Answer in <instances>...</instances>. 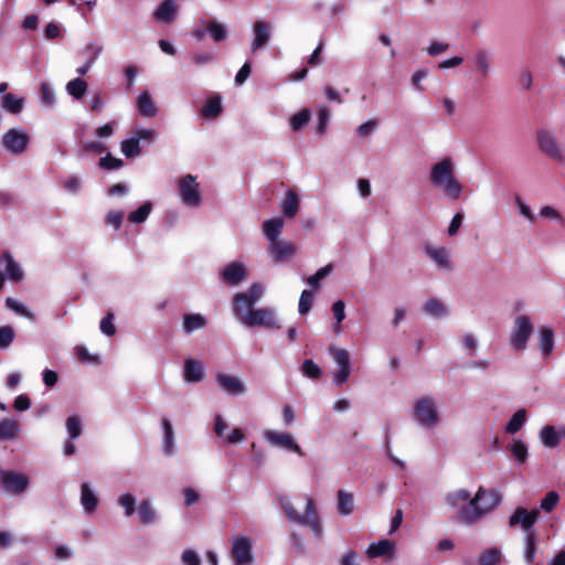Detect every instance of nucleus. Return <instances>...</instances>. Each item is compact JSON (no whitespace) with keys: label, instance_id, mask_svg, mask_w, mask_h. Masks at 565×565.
Wrapping results in <instances>:
<instances>
[{"label":"nucleus","instance_id":"obj_1","mask_svg":"<svg viewBox=\"0 0 565 565\" xmlns=\"http://www.w3.org/2000/svg\"><path fill=\"white\" fill-rule=\"evenodd\" d=\"M456 161L447 156L430 167L429 183L439 190L445 198L456 201L462 192L463 185L456 177Z\"/></svg>","mask_w":565,"mask_h":565},{"label":"nucleus","instance_id":"obj_2","mask_svg":"<svg viewBox=\"0 0 565 565\" xmlns=\"http://www.w3.org/2000/svg\"><path fill=\"white\" fill-rule=\"evenodd\" d=\"M501 502L502 495L498 490L479 487L470 503L460 509L458 518L462 523L471 525L493 512Z\"/></svg>","mask_w":565,"mask_h":565},{"label":"nucleus","instance_id":"obj_3","mask_svg":"<svg viewBox=\"0 0 565 565\" xmlns=\"http://www.w3.org/2000/svg\"><path fill=\"white\" fill-rule=\"evenodd\" d=\"M280 505L285 511L288 521L297 523L310 529L316 539H321L323 535V526L320 522L318 512L315 508V501L311 497H306L305 513L297 512L291 500L288 497L280 498Z\"/></svg>","mask_w":565,"mask_h":565},{"label":"nucleus","instance_id":"obj_4","mask_svg":"<svg viewBox=\"0 0 565 565\" xmlns=\"http://www.w3.org/2000/svg\"><path fill=\"white\" fill-rule=\"evenodd\" d=\"M234 317L241 324L250 329L279 330L282 327L277 310L273 307L253 308Z\"/></svg>","mask_w":565,"mask_h":565},{"label":"nucleus","instance_id":"obj_5","mask_svg":"<svg viewBox=\"0 0 565 565\" xmlns=\"http://www.w3.org/2000/svg\"><path fill=\"white\" fill-rule=\"evenodd\" d=\"M534 326L531 317L526 315L518 316L511 329L509 342L514 351L522 352L526 349L527 342L532 337Z\"/></svg>","mask_w":565,"mask_h":565},{"label":"nucleus","instance_id":"obj_6","mask_svg":"<svg viewBox=\"0 0 565 565\" xmlns=\"http://www.w3.org/2000/svg\"><path fill=\"white\" fill-rule=\"evenodd\" d=\"M414 419L422 427H435L439 420V413L431 396H423L414 403Z\"/></svg>","mask_w":565,"mask_h":565},{"label":"nucleus","instance_id":"obj_7","mask_svg":"<svg viewBox=\"0 0 565 565\" xmlns=\"http://www.w3.org/2000/svg\"><path fill=\"white\" fill-rule=\"evenodd\" d=\"M265 288L262 284L254 282L246 291L236 292L233 296V315H242L247 310L255 308V305L263 298Z\"/></svg>","mask_w":565,"mask_h":565},{"label":"nucleus","instance_id":"obj_8","mask_svg":"<svg viewBox=\"0 0 565 565\" xmlns=\"http://www.w3.org/2000/svg\"><path fill=\"white\" fill-rule=\"evenodd\" d=\"M1 141L7 152L13 156H19L28 149L30 136L24 128L14 127L4 132Z\"/></svg>","mask_w":565,"mask_h":565},{"label":"nucleus","instance_id":"obj_9","mask_svg":"<svg viewBox=\"0 0 565 565\" xmlns=\"http://www.w3.org/2000/svg\"><path fill=\"white\" fill-rule=\"evenodd\" d=\"M180 198L183 204L188 206H199L202 202V194L200 184L196 182V178L192 174L182 177L179 182Z\"/></svg>","mask_w":565,"mask_h":565},{"label":"nucleus","instance_id":"obj_10","mask_svg":"<svg viewBox=\"0 0 565 565\" xmlns=\"http://www.w3.org/2000/svg\"><path fill=\"white\" fill-rule=\"evenodd\" d=\"M536 140L539 149L550 157L553 160L556 161H564L565 157L563 153V150L557 142V139L553 131L547 130L545 128H541L536 130Z\"/></svg>","mask_w":565,"mask_h":565},{"label":"nucleus","instance_id":"obj_11","mask_svg":"<svg viewBox=\"0 0 565 565\" xmlns=\"http://www.w3.org/2000/svg\"><path fill=\"white\" fill-rule=\"evenodd\" d=\"M329 353L338 365V372L334 374L333 382L337 386H341L349 380L351 374L350 353L348 350L337 347H330Z\"/></svg>","mask_w":565,"mask_h":565},{"label":"nucleus","instance_id":"obj_12","mask_svg":"<svg viewBox=\"0 0 565 565\" xmlns=\"http://www.w3.org/2000/svg\"><path fill=\"white\" fill-rule=\"evenodd\" d=\"M540 516V511L527 510L523 507H519L514 510V512L509 518V526L510 527H520L525 532V535L529 533H534L532 531L534 524L537 522Z\"/></svg>","mask_w":565,"mask_h":565},{"label":"nucleus","instance_id":"obj_13","mask_svg":"<svg viewBox=\"0 0 565 565\" xmlns=\"http://www.w3.org/2000/svg\"><path fill=\"white\" fill-rule=\"evenodd\" d=\"M231 556L235 565H253V546L249 537L241 535L233 540Z\"/></svg>","mask_w":565,"mask_h":565},{"label":"nucleus","instance_id":"obj_14","mask_svg":"<svg viewBox=\"0 0 565 565\" xmlns=\"http://www.w3.org/2000/svg\"><path fill=\"white\" fill-rule=\"evenodd\" d=\"M220 278L231 287H237L248 278V270L242 262H231L220 270Z\"/></svg>","mask_w":565,"mask_h":565},{"label":"nucleus","instance_id":"obj_15","mask_svg":"<svg viewBox=\"0 0 565 565\" xmlns=\"http://www.w3.org/2000/svg\"><path fill=\"white\" fill-rule=\"evenodd\" d=\"M1 484L3 489L14 495L23 493L29 487V477L17 471L1 472Z\"/></svg>","mask_w":565,"mask_h":565},{"label":"nucleus","instance_id":"obj_16","mask_svg":"<svg viewBox=\"0 0 565 565\" xmlns=\"http://www.w3.org/2000/svg\"><path fill=\"white\" fill-rule=\"evenodd\" d=\"M271 30L273 25L268 21L259 20L253 24L254 39L250 43V51L253 53L266 46L271 38Z\"/></svg>","mask_w":565,"mask_h":565},{"label":"nucleus","instance_id":"obj_17","mask_svg":"<svg viewBox=\"0 0 565 565\" xmlns=\"http://www.w3.org/2000/svg\"><path fill=\"white\" fill-rule=\"evenodd\" d=\"M265 439L273 446L280 447L294 451L300 456L303 455L300 446L296 443L294 437L288 433H278L268 430L265 433Z\"/></svg>","mask_w":565,"mask_h":565},{"label":"nucleus","instance_id":"obj_18","mask_svg":"<svg viewBox=\"0 0 565 565\" xmlns=\"http://www.w3.org/2000/svg\"><path fill=\"white\" fill-rule=\"evenodd\" d=\"M472 62L478 75L486 78L492 72L493 56L487 49H477L473 52Z\"/></svg>","mask_w":565,"mask_h":565},{"label":"nucleus","instance_id":"obj_19","mask_svg":"<svg viewBox=\"0 0 565 565\" xmlns=\"http://www.w3.org/2000/svg\"><path fill=\"white\" fill-rule=\"evenodd\" d=\"M539 438L545 447L555 448L565 438V426L556 428L552 425H546L540 430Z\"/></svg>","mask_w":565,"mask_h":565},{"label":"nucleus","instance_id":"obj_20","mask_svg":"<svg viewBox=\"0 0 565 565\" xmlns=\"http://www.w3.org/2000/svg\"><path fill=\"white\" fill-rule=\"evenodd\" d=\"M267 252L276 263H280L296 254V246L290 242L278 239L273 244H268Z\"/></svg>","mask_w":565,"mask_h":565},{"label":"nucleus","instance_id":"obj_21","mask_svg":"<svg viewBox=\"0 0 565 565\" xmlns=\"http://www.w3.org/2000/svg\"><path fill=\"white\" fill-rule=\"evenodd\" d=\"M216 382L224 392L232 395L238 396L244 394L246 391L245 384L241 381V379L234 375L218 373L216 375Z\"/></svg>","mask_w":565,"mask_h":565},{"label":"nucleus","instance_id":"obj_22","mask_svg":"<svg viewBox=\"0 0 565 565\" xmlns=\"http://www.w3.org/2000/svg\"><path fill=\"white\" fill-rule=\"evenodd\" d=\"M183 376L188 383H198L205 377V367L195 359H186L183 366Z\"/></svg>","mask_w":565,"mask_h":565},{"label":"nucleus","instance_id":"obj_23","mask_svg":"<svg viewBox=\"0 0 565 565\" xmlns=\"http://www.w3.org/2000/svg\"><path fill=\"white\" fill-rule=\"evenodd\" d=\"M395 551H396L395 543L387 539H383L376 543L370 544L366 550V555L370 558L384 557V556H388L392 558L395 554Z\"/></svg>","mask_w":565,"mask_h":565},{"label":"nucleus","instance_id":"obj_24","mask_svg":"<svg viewBox=\"0 0 565 565\" xmlns=\"http://www.w3.org/2000/svg\"><path fill=\"white\" fill-rule=\"evenodd\" d=\"M425 315L434 319H443L449 315L447 306L437 298H429L423 306Z\"/></svg>","mask_w":565,"mask_h":565},{"label":"nucleus","instance_id":"obj_25","mask_svg":"<svg viewBox=\"0 0 565 565\" xmlns=\"http://www.w3.org/2000/svg\"><path fill=\"white\" fill-rule=\"evenodd\" d=\"M425 252L439 268L450 269L451 263L449 260L448 250L445 247H434L430 245L425 246Z\"/></svg>","mask_w":565,"mask_h":565},{"label":"nucleus","instance_id":"obj_26","mask_svg":"<svg viewBox=\"0 0 565 565\" xmlns=\"http://www.w3.org/2000/svg\"><path fill=\"white\" fill-rule=\"evenodd\" d=\"M284 227L282 218L275 217L266 220L263 223V233L265 237L268 239L269 244H273L278 241V237Z\"/></svg>","mask_w":565,"mask_h":565},{"label":"nucleus","instance_id":"obj_27","mask_svg":"<svg viewBox=\"0 0 565 565\" xmlns=\"http://www.w3.org/2000/svg\"><path fill=\"white\" fill-rule=\"evenodd\" d=\"M81 503L86 513H92L98 505V499L89 483L83 482L81 486Z\"/></svg>","mask_w":565,"mask_h":565},{"label":"nucleus","instance_id":"obj_28","mask_svg":"<svg viewBox=\"0 0 565 565\" xmlns=\"http://www.w3.org/2000/svg\"><path fill=\"white\" fill-rule=\"evenodd\" d=\"M137 108L142 117H154L158 113L157 106L154 105L150 93L147 90L140 93L138 96Z\"/></svg>","mask_w":565,"mask_h":565},{"label":"nucleus","instance_id":"obj_29","mask_svg":"<svg viewBox=\"0 0 565 565\" xmlns=\"http://www.w3.org/2000/svg\"><path fill=\"white\" fill-rule=\"evenodd\" d=\"M337 508L339 514L348 516L354 511V497L353 493L340 489L337 493Z\"/></svg>","mask_w":565,"mask_h":565},{"label":"nucleus","instance_id":"obj_30","mask_svg":"<svg viewBox=\"0 0 565 565\" xmlns=\"http://www.w3.org/2000/svg\"><path fill=\"white\" fill-rule=\"evenodd\" d=\"M177 14V4L173 0H164L154 11L158 22H171Z\"/></svg>","mask_w":565,"mask_h":565},{"label":"nucleus","instance_id":"obj_31","mask_svg":"<svg viewBox=\"0 0 565 565\" xmlns=\"http://www.w3.org/2000/svg\"><path fill=\"white\" fill-rule=\"evenodd\" d=\"M138 519L142 524H153L158 519V513L150 500H142L138 508Z\"/></svg>","mask_w":565,"mask_h":565},{"label":"nucleus","instance_id":"obj_32","mask_svg":"<svg viewBox=\"0 0 565 565\" xmlns=\"http://www.w3.org/2000/svg\"><path fill=\"white\" fill-rule=\"evenodd\" d=\"M206 326V319L201 313H188L183 317V331L189 334Z\"/></svg>","mask_w":565,"mask_h":565},{"label":"nucleus","instance_id":"obj_33","mask_svg":"<svg viewBox=\"0 0 565 565\" xmlns=\"http://www.w3.org/2000/svg\"><path fill=\"white\" fill-rule=\"evenodd\" d=\"M1 260L6 264L7 274L11 280L20 281L23 279L24 273L21 266L13 259L9 252L2 254Z\"/></svg>","mask_w":565,"mask_h":565},{"label":"nucleus","instance_id":"obj_34","mask_svg":"<svg viewBox=\"0 0 565 565\" xmlns=\"http://www.w3.org/2000/svg\"><path fill=\"white\" fill-rule=\"evenodd\" d=\"M161 426L163 430V452L170 457L174 454L173 427L168 418H162Z\"/></svg>","mask_w":565,"mask_h":565},{"label":"nucleus","instance_id":"obj_35","mask_svg":"<svg viewBox=\"0 0 565 565\" xmlns=\"http://www.w3.org/2000/svg\"><path fill=\"white\" fill-rule=\"evenodd\" d=\"M471 499L472 498H471V493L469 490L458 489V490L448 492L445 495L444 501L448 507L456 509L465 502L470 503Z\"/></svg>","mask_w":565,"mask_h":565},{"label":"nucleus","instance_id":"obj_36","mask_svg":"<svg viewBox=\"0 0 565 565\" xmlns=\"http://www.w3.org/2000/svg\"><path fill=\"white\" fill-rule=\"evenodd\" d=\"M202 24L206 26L207 33L214 42H221L227 39L228 31L226 26L216 20H202Z\"/></svg>","mask_w":565,"mask_h":565},{"label":"nucleus","instance_id":"obj_37","mask_svg":"<svg viewBox=\"0 0 565 565\" xmlns=\"http://www.w3.org/2000/svg\"><path fill=\"white\" fill-rule=\"evenodd\" d=\"M512 457L518 465H523L529 457L527 445L521 439H513L508 446Z\"/></svg>","mask_w":565,"mask_h":565},{"label":"nucleus","instance_id":"obj_38","mask_svg":"<svg viewBox=\"0 0 565 565\" xmlns=\"http://www.w3.org/2000/svg\"><path fill=\"white\" fill-rule=\"evenodd\" d=\"M20 433L18 420L6 418L0 422V440H11Z\"/></svg>","mask_w":565,"mask_h":565},{"label":"nucleus","instance_id":"obj_39","mask_svg":"<svg viewBox=\"0 0 565 565\" xmlns=\"http://www.w3.org/2000/svg\"><path fill=\"white\" fill-rule=\"evenodd\" d=\"M299 210V199L295 191L289 190L281 204V211L287 217H294Z\"/></svg>","mask_w":565,"mask_h":565},{"label":"nucleus","instance_id":"obj_40","mask_svg":"<svg viewBox=\"0 0 565 565\" xmlns=\"http://www.w3.org/2000/svg\"><path fill=\"white\" fill-rule=\"evenodd\" d=\"M527 414L524 408L516 411L505 425V433L516 434L526 423Z\"/></svg>","mask_w":565,"mask_h":565},{"label":"nucleus","instance_id":"obj_41","mask_svg":"<svg viewBox=\"0 0 565 565\" xmlns=\"http://www.w3.org/2000/svg\"><path fill=\"white\" fill-rule=\"evenodd\" d=\"M120 150L126 158H136L141 153V147L138 138L134 136L121 141Z\"/></svg>","mask_w":565,"mask_h":565},{"label":"nucleus","instance_id":"obj_42","mask_svg":"<svg viewBox=\"0 0 565 565\" xmlns=\"http://www.w3.org/2000/svg\"><path fill=\"white\" fill-rule=\"evenodd\" d=\"M24 99L11 93L2 97V107L11 114H20L23 108Z\"/></svg>","mask_w":565,"mask_h":565},{"label":"nucleus","instance_id":"obj_43","mask_svg":"<svg viewBox=\"0 0 565 565\" xmlns=\"http://www.w3.org/2000/svg\"><path fill=\"white\" fill-rule=\"evenodd\" d=\"M554 349V332L550 328H542L540 331V350L548 355Z\"/></svg>","mask_w":565,"mask_h":565},{"label":"nucleus","instance_id":"obj_44","mask_svg":"<svg viewBox=\"0 0 565 565\" xmlns=\"http://www.w3.org/2000/svg\"><path fill=\"white\" fill-rule=\"evenodd\" d=\"M152 211V203L146 202L139 206L136 211L128 214V221L132 224L143 223Z\"/></svg>","mask_w":565,"mask_h":565},{"label":"nucleus","instance_id":"obj_45","mask_svg":"<svg viewBox=\"0 0 565 565\" xmlns=\"http://www.w3.org/2000/svg\"><path fill=\"white\" fill-rule=\"evenodd\" d=\"M87 83L82 78H75L66 84V92L76 99H82L87 90Z\"/></svg>","mask_w":565,"mask_h":565},{"label":"nucleus","instance_id":"obj_46","mask_svg":"<svg viewBox=\"0 0 565 565\" xmlns=\"http://www.w3.org/2000/svg\"><path fill=\"white\" fill-rule=\"evenodd\" d=\"M87 51H92V58H87L84 65L77 67L76 73L81 76L85 75L90 70L92 65L99 57L103 47L95 43H88Z\"/></svg>","mask_w":565,"mask_h":565},{"label":"nucleus","instance_id":"obj_47","mask_svg":"<svg viewBox=\"0 0 565 565\" xmlns=\"http://www.w3.org/2000/svg\"><path fill=\"white\" fill-rule=\"evenodd\" d=\"M222 113L220 97L210 98L202 107L201 114L205 118H215Z\"/></svg>","mask_w":565,"mask_h":565},{"label":"nucleus","instance_id":"obj_48","mask_svg":"<svg viewBox=\"0 0 565 565\" xmlns=\"http://www.w3.org/2000/svg\"><path fill=\"white\" fill-rule=\"evenodd\" d=\"M536 555V535L529 533L524 540V561L527 564H533Z\"/></svg>","mask_w":565,"mask_h":565},{"label":"nucleus","instance_id":"obj_49","mask_svg":"<svg viewBox=\"0 0 565 565\" xmlns=\"http://www.w3.org/2000/svg\"><path fill=\"white\" fill-rule=\"evenodd\" d=\"M117 503L124 510V514L127 518L136 512V498L131 493L120 494L117 499Z\"/></svg>","mask_w":565,"mask_h":565},{"label":"nucleus","instance_id":"obj_50","mask_svg":"<svg viewBox=\"0 0 565 565\" xmlns=\"http://www.w3.org/2000/svg\"><path fill=\"white\" fill-rule=\"evenodd\" d=\"M6 305L9 309H11L12 311H14L15 313H18L20 316L28 318L29 320L35 319V316L31 310H29L22 302L15 300L13 298H7Z\"/></svg>","mask_w":565,"mask_h":565},{"label":"nucleus","instance_id":"obj_51","mask_svg":"<svg viewBox=\"0 0 565 565\" xmlns=\"http://www.w3.org/2000/svg\"><path fill=\"white\" fill-rule=\"evenodd\" d=\"M311 114L309 109H302L301 111L295 114L290 118V126L292 130L298 131L303 128L310 120Z\"/></svg>","mask_w":565,"mask_h":565},{"label":"nucleus","instance_id":"obj_52","mask_svg":"<svg viewBox=\"0 0 565 565\" xmlns=\"http://www.w3.org/2000/svg\"><path fill=\"white\" fill-rule=\"evenodd\" d=\"M301 372L305 376L312 379V380H318L322 376V371L319 367V365L316 364L310 359L303 361V363L301 365Z\"/></svg>","mask_w":565,"mask_h":565},{"label":"nucleus","instance_id":"obj_53","mask_svg":"<svg viewBox=\"0 0 565 565\" xmlns=\"http://www.w3.org/2000/svg\"><path fill=\"white\" fill-rule=\"evenodd\" d=\"M40 97L42 104L49 107H53L55 105V93L53 87L46 83L43 82L40 86Z\"/></svg>","mask_w":565,"mask_h":565},{"label":"nucleus","instance_id":"obj_54","mask_svg":"<svg viewBox=\"0 0 565 565\" xmlns=\"http://www.w3.org/2000/svg\"><path fill=\"white\" fill-rule=\"evenodd\" d=\"M66 429L71 439H76L82 434V424L78 416H70L66 420Z\"/></svg>","mask_w":565,"mask_h":565},{"label":"nucleus","instance_id":"obj_55","mask_svg":"<svg viewBox=\"0 0 565 565\" xmlns=\"http://www.w3.org/2000/svg\"><path fill=\"white\" fill-rule=\"evenodd\" d=\"M540 216L551 220V221H555L559 225L565 224L564 216L555 207L550 206V205H545V206L541 207Z\"/></svg>","mask_w":565,"mask_h":565},{"label":"nucleus","instance_id":"obj_56","mask_svg":"<svg viewBox=\"0 0 565 565\" xmlns=\"http://www.w3.org/2000/svg\"><path fill=\"white\" fill-rule=\"evenodd\" d=\"M332 269H333V266H332L331 264H328L327 266H324V267H322V268L318 269V270L316 271V274H313V275L309 276V277H308V279H307V282H308L311 287H315V288L319 287L320 281H321L323 278H326L328 275H330V274H331V271H332Z\"/></svg>","mask_w":565,"mask_h":565},{"label":"nucleus","instance_id":"obj_57","mask_svg":"<svg viewBox=\"0 0 565 565\" xmlns=\"http://www.w3.org/2000/svg\"><path fill=\"white\" fill-rule=\"evenodd\" d=\"M15 339V331L10 326L0 327V349H7Z\"/></svg>","mask_w":565,"mask_h":565},{"label":"nucleus","instance_id":"obj_58","mask_svg":"<svg viewBox=\"0 0 565 565\" xmlns=\"http://www.w3.org/2000/svg\"><path fill=\"white\" fill-rule=\"evenodd\" d=\"M558 501H559L558 493L555 492V491H550L542 499L540 507H541V509L544 512L550 513V512H552L555 509V507L557 505Z\"/></svg>","mask_w":565,"mask_h":565},{"label":"nucleus","instance_id":"obj_59","mask_svg":"<svg viewBox=\"0 0 565 565\" xmlns=\"http://www.w3.org/2000/svg\"><path fill=\"white\" fill-rule=\"evenodd\" d=\"M500 556L501 553L498 548H489L481 554L479 565H495L499 563Z\"/></svg>","mask_w":565,"mask_h":565},{"label":"nucleus","instance_id":"obj_60","mask_svg":"<svg viewBox=\"0 0 565 565\" xmlns=\"http://www.w3.org/2000/svg\"><path fill=\"white\" fill-rule=\"evenodd\" d=\"M99 329L107 337H113L116 333V328L114 324V315L111 312L107 313L102 319Z\"/></svg>","mask_w":565,"mask_h":565},{"label":"nucleus","instance_id":"obj_61","mask_svg":"<svg viewBox=\"0 0 565 565\" xmlns=\"http://www.w3.org/2000/svg\"><path fill=\"white\" fill-rule=\"evenodd\" d=\"M99 166L107 170L119 169L124 166V161L108 153L99 159Z\"/></svg>","mask_w":565,"mask_h":565},{"label":"nucleus","instance_id":"obj_62","mask_svg":"<svg viewBox=\"0 0 565 565\" xmlns=\"http://www.w3.org/2000/svg\"><path fill=\"white\" fill-rule=\"evenodd\" d=\"M311 302H312V294L309 290H303L299 298V313L306 315L311 309Z\"/></svg>","mask_w":565,"mask_h":565},{"label":"nucleus","instance_id":"obj_63","mask_svg":"<svg viewBox=\"0 0 565 565\" xmlns=\"http://www.w3.org/2000/svg\"><path fill=\"white\" fill-rule=\"evenodd\" d=\"M124 212L121 211H110L106 215L105 223L107 225L114 226L115 230H119L122 223Z\"/></svg>","mask_w":565,"mask_h":565},{"label":"nucleus","instance_id":"obj_64","mask_svg":"<svg viewBox=\"0 0 565 565\" xmlns=\"http://www.w3.org/2000/svg\"><path fill=\"white\" fill-rule=\"evenodd\" d=\"M181 559L184 565H201L200 556L193 550L183 551Z\"/></svg>","mask_w":565,"mask_h":565}]
</instances>
